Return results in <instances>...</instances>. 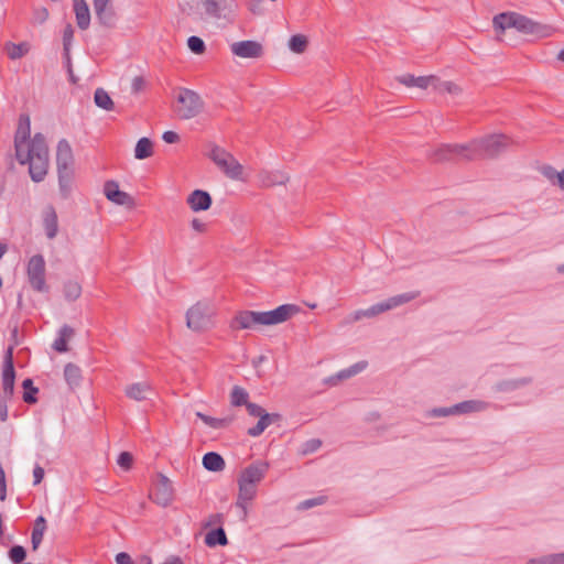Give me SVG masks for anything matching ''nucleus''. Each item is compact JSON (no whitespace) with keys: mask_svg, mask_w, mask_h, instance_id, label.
Here are the masks:
<instances>
[{"mask_svg":"<svg viewBox=\"0 0 564 564\" xmlns=\"http://www.w3.org/2000/svg\"><path fill=\"white\" fill-rule=\"evenodd\" d=\"M308 40L303 34L292 35L289 40V48L295 54H302L306 51Z\"/></svg>","mask_w":564,"mask_h":564,"instance_id":"38","label":"nucleus"},{"mask_svg":"<svg viewBox=\"0 0 564 564\" xmlns=\"http://www.w3.org/2000/svg\"><path fill=\"white\" fill-rule=\"evenodd\" d=\"M46 530V520L43 516H39L33 525L32 535H31V543L32 549L36 551L40 546V544L43 541V536Z\"/></svg>","mask_w":564,"mask_h":564,"instance_id":"27","label":"nucleus"},{"mask_svg":"<svg viewBox=\"0 0 564 564\" xmlns=\"http://www.w3.org/2000/svg\"><path fill=\"white\" fill-rule=\"evenodd\" d=\"M208 158L230 180L243 181V166L227 150L219 145H213Z\"/></svg>","mask_w":564,"mask_h":564,"instance_id":"6","label":"nucleus"},{"mask_svg":"<svg viewBox=\"0 0 564 564\" xmlns=\"http://www.w3.org/2000/svg\"><path fill=\"white\" fill-rule=\"evenodd\" d=\"M196 416L198 419H200L207 426H209L212 429H216V430L224 429V427L228 426L231 422L230 417L218 419V417H213V416L206 415L202 412H196Z\"/></svg>","mask_w":564,"mask_h":564,"instance_id":"37","label":"nucleus"},{"mask_svg":"<svg viewBox=\"0 0 564 564\" xmlns=\"http://www.w3.org/2000/svg\"><path fill=\"white\" fill-rule=\"evenodd\" d=\"M545 175L550 178H557L561 188H564V169L561 172L555 171L552 167L545 170Z\"/></svg>","mask_w":564,"mask_h":564,"instance_id":"49","label":"nucleus"},{"mask_svg":"<svg viewBox=\"0 0 564 564\" xmlns=\"http://www.w3.org/2000/svg\"><path fill=\"white\" fill-rule=\"evenodd\" d=\"M258 180L261 186L271 187L285 184L289 181V176L282 171L261 170L258 173Z\"/></svg>","mask_w":564,"mask_h":564,"instance_id":"22","label":"nucleus"},{"mask_svg":"<svg viewBox=\"0 0 564 564\" xmlns=\"http://www.w3.org/2000/svg\"><path fill=\"white\" fill-rule=\"evenodd\" d=\"M43 227L48 239H54L58 231L57 214L52 206H48L43 215Z\"/></svg>","mask_w":564,"mask_h":564,"instance_id":"24","label":"nucleus"},{"mask_svg":"<svg viewBox=\"0 0 564 564\" xmlns=\"http://www.w3.org/2000/svg\"><path fill=\"white\" fill-rule=\"evenodd\" d=\"M151 498L161 507H167L172 503L174 499V489L172 481L165 475H158Z\"/></svg>","mask_w":564,"mask_h":564,"instance_id":"12","label":"nucleus"},{"mask_svg":"<svg viewBox=\"0 0 564 564\" xmlns=\"http://www.w3.org/2000/svg\"><path fill=\"white\" fill-rule=\"evenodd\" d=\"M281 420V415L279 413H263L261 416H259L258 423L248 430V435L252 437L260 436L264 430L270 426L272 423L278 422Z\"/></svg>","mask_w":564,"mask_h":564,"instance_id":"23","label":"nucleus"},{"mask_svg":"<svg viewBox=\"0 0 564 564\" xmlns=\"http://www.w3.org/2000/svg\"><path fill=\"white\" fill-rule=\"evenodd\" d=\"M104 193L110 202L117 205H131L133 203L132 197L119 189V185L115 181H107L104 186Z\"/></svg>","mask_w":564,"mask_h":564,"instance_id":"20","label":"nucleus"},{"mask_svg":"<svg viewBox=\"0 0 564 564\" xmlns=\"http://www.w3.org/2000/svg\"><path fill=\"white\" fill-rule=\"evenodd\" d=\"M492 22L497 31L503 32L506 29L513 28L519 32L533 35L538 39L549 37L554 32L552 26L535 22L525 15L516 12L497 14Z\"/></svg>","mask_w":564,"mask_h":564,"instance_id":"3","label":"nucleus"},{"mask_svg":"<svg viewBox=\"0 0 564 564\" xmlns=\"http://www.w3.org/2000/svg\"><path fill=\"white\" fill-rule=\"evenodd\" d=\"M56 164L57 171L73 170L74 155L69 142L66 139H62L57 143L56 149Z\"/></svg>","mask_w":564,"mask_h":564,"instance_id":"16","label":"nucleus"},{"mask_svg":"<svg viewBox=\"0 0 564 564\" xmlns=\"http://www.w3.org/2000/svg\"><path fill=\"white\" fill-rule=\"evenodd\" d=\"M94 100L97 107L105 109L107 111L112 110L115 107V104L110 98L109 94L102 88L96 89Z\"/></svg>","mask_w":564,"mask_h":564,"instance_id":"35","label":"nucleus"},{"mask_svg":"<svg viewBox=\"0 0 564 564\" xmlns=\"http://www.w3.org/2000/svg\"><path fill=\"white\" fill-rule=\"evenodd\" d=\"M325 501H326V498L323 497V496H319V497H316V498L306 499V500L302 501L299 505L297 509L299 510H307V509H311L313 507L323 505Z\"/></svg>","mask_w":564,"mask_h":564,"instance_id":"46","label":"nucleus"},{"mask_svg":"<svg viewBox=\"0 0 564 564\" xmlns=\"http://www.w3.org/2000/svg\"><path fill=\"white\" fill-rule=\"evenodd\" d=\"M22 387L24 389L23 401L29 404L35 403L37 401L35 394L37 393L39 389L34 387L32 379L28 378L23 380Z\"/></svg>","mask_w":564,"mask_h":564,"instance_id":"39","label":"nucleus"},{"mask_svg":"<svg viewBox=\"0 0 564 564\" xmlns=\"http://www.w3.org/2000/svg\"><path fill=\"white\" fill-rule=\"evenodd\" d=\"M26 275L30 285L37 292L47 291L45 281V260L42 254H34L26 265Z\"/></svg>","mask_w":564,"mask_h":564,"instance_id":"10","label":"nucleus"},{"mask_svg":"<svg viewBox=\"0 0 564 564\" xmlns=\"http://www.w3.org/2000/svg\"><path fill=\"white\" fill-rule=\"evenodd\" d=\"M205 544L209 547L216 546V545H227L228 539L226 535V532L223 528H217L212 531H209L205 535Z\"/></svg>","mask_w":564,"mask_h":564,"instance_id":"31","label":"nucleus"},{"mask_svg":"<svg viewBox=\"0 0 564 564\" xmlns=\"http://www.w3.org/2000/svg\"><path fill=\"white\" fill-rule=\"evenodd\" d=\"M162 139L166 142V143H175L180 140V137L176 132L174 131H165L162 135Z\"/></svg>","mask_w":564,"mask_h":564,"instance_id":"59","label":"nucleus"},{"mask_svg":"<svg viewBox=\"0 0 564 564\" xmlns=\"http://www.w3.org/2000/svg\"><path fill=\"white\" fill-rule=\"evenodd\" d=\"M117 564H132V558L128 553L120 552L116 555Z\"/></svg>","mask_w":564,"mask_h":564,"instance_id":"60","label":"nucleus"},{"mask_svg":"<svg viewBox=\"0 0 564 564\" xmlns=\"http://www.w3.org/2000/svg\"><path fill=\"white\" fill-rule=\"evenodd\" d=\"M67 64H68V74H69V78L73 83H76V79L74 77V74H73V69H72V65H70V61H69V57L67 58Z\"/></svg>","mask_w":564,"mask_h":564,"instance_id":"64","label":"nucleus"},{"mask_svg":"<svg viewBox=\"0 0 564 564\" xmlns=\"http://www.w3.org/2000/svg\"><path fill=\"white\" fill-rule=\"evenodd\" d=\"M204 10L205 13L212 18L220 19V7L216 0H204Z\"/></svg>","mask_w":564,"mask_h":564,"instance_id":"43","label":"nucleus"},{"mask_svg":"<svg viewBox=\"0 0 564 564\" xmlns=\"http://www.w3.org/2000/svg\"><path fill=\"white\" fill-rule=\"evenodd\" d=\"M416 77L411 74H404L397 78V80L406 86V87H414Z\"/></svg>","mask_w":564,"mask_h":564,"instance_id":"54","label":"nucleus"},{"mask_svg":"<svg viewBox=\"0 0 564 564\" xmlns=\"http://www.w3.org/2000/svg\"><path fill=\"white\" fill-rule=\"evenodd\" d=\"M145 86V80L141 76H137L132 79L131 90L133 94L140 93Z\"/></svg>","mask_w":564,"mask_h":564,"instance_id":"53","label":"nucleus"},{"mask_svg":"<svg viewBox=\"0 0 564 564\" xmlns=\"http://www.w3.org/2000/svg\"><path fill=\"white\" fill-rule=\"evenodd\" d=\"M30 48H31V46L28 42H22L19 44H15L13 42H8L4 45V50H6L9 58L13 59V61L25 56L29 53Z\"/></svg>","mask_w":564,"mask_h":564,"instance_id":"30","label":"nucleus"},{"mask_svg":"<svg viewBox=\"0 0 564 564\" xmlns=\"http://www.w3.org/2000/svg\"><path fill=\"white\" fill-rule=\"evenodd\" d=\"M269 469V464L263 460H257L247 466L239 475L238 480L256 486L264 478Z\"/></svg>","mask_w":564,"mask_h":564,"instance_id":"13","label":"nucleus"},{"mask_svg":"<svg viewBox=\"0 0 564 564\" xmlns=\"http://www.w3.org/2000/svg\"><path fill=\"white\" fill-rule=\"evenodd\" d=\"M15 156L20 164H29L32 181L44 180L48 170V148L42 133H35L26 149L15 153Z\"/></svg>","mask_w":564,"mask_h":564,"instance_id":"2","label":"nucleus"},{"mask_svg":"<svg viewBox=\"0 0 564 564\" xmlns=\"http://www.w3.org/2000/svg\"><path fill=\"white\" fill-rule=\"evenodd\" d=\"M438 93H448L451 95L457 96L462 93V88L453 82H442L437 78L435 83V88Z\"/></svg>","mask_w":564,"mask_h":564,"instance_id":"40","label":"nucleus"},{"mask_svg":"<svg viewBox=\"0 0 564 564\" xmlns=\"http://www.w3.org/2000/svg\"><path fill=\"white\" fill-rule=\"evenodd\" d=\"M186 203L193 212L198 213L209 209L213 199L208 192L195 189L187 196Z\"/></svg>","mask_w":564,"mask_h":564,"instance_id":"18","label":"nucleus"},{"mask_svg":"<svg viewBox=\"0 0 564 564\" xmlns=\"http://www.w3.org/2000/svg\"><path fill=\"white\" fill-rule=\"evenodd\" d=\"M126 395L134 401H145L151 400L152 395H154V390L149 382H135L126 387L124 389Z\"/></svg>","mask_w":564,"mask_h":564,"instance_id":"19","label":"nucleus"},{"mask_svg":"<svg viewBox=\"0 0 564 564\" xmlns=\"http://www.w3.org/2000/svg\"><path fill=\"white\" fill-rule=\"evenodd\" d=\"M204 102L199 95L188 88H180L176 97L175 113L180 119H192L200 113Z\"/></svg>","mask_w":564,"mask_h":564,"instance_id":"8","label":"nucleus"},{"mask_svg":"<svg viewBox=\"0 0 564 564\" xmlns=\"http://www.w3.org/2000/svg\"><path fill=\"white\" fill-rule=\"evenodd\" d=\"M76 22L80 30L88 29L90 24V13L87 3H83L74 7Z\"/></svg>","mask_w":564,"mask_h":564,"instance_id":"33","label":"nucleus"},{"mask_svg":"<svg viewBox=\"0 0 564 564\" xmlns=\"http://www.w3.org/2000/svg\"><path fill=\"white\" fill-rule=\"evenodd\" d=\"M53 348L58 352H65L68 350L67 341L58 336L53 343Z\"/></svg>","mask_w":564,"mask_h":564,"instance_id":"55","label":"nucleus"},{"mask_svg":"<svg viewBox=\"0 0 564 564\" xmlns=\"http://www.w3.org/2000/svg\"><path fill=\"white\" fill-rule=\"evenodd\" d=\"M487 408L482 401L468 400L453 405L454 414H465L470 412H479Z\"/></svg>","mask_w":564,"mask_h":564,"instance_id":"28","label":"nucleus"},{"mask_svg":"<svg viewBox=\"0 0 564 564\" xmlns=\"http://www.w3.org/2000/svg\"><path fill=\"white\" fill-rule=\"evenodd\" d=\"M214 308L207 302H197L186 313V325L194 332H204L213 326Z\"/></svg>","mask_w":564,"mask_h":564,"instance_id":"9","label":"nucleus"},{"mask_svg":"<svg viewBox=\"0 0 564 564\" xmlns=\"http://www.w3.org/2000/svg\"><path fill=\"white\" fill-rule=\"evenodd\" d=\"M249 393L240 386H234L230 392V403L232 406L247 405L249 403Z\"/></svg>","mask_w":564,"mask_h":564,"instance_id":"36","label":"nucleus"},{"mask_svg":"<svg viewBox=\"0 0 564 564\" xmlns=\"http://www.w3.org/2000/svg\"><path fill=\"white\" fill-rule=\"evenodd\" d=\"M192 228L197 232H204L206 230V225L200 221L198 218H194L191 223Z\"/></svg>","mask_w":564,"mask_h":564,"instance_id":"62","label":"nucleus"},{"mask_svg":"<svg viewBox=\"0 0 564 564\" xmlns=\"http://www.w3.org/2000/svg\"><path fill=\"white\" fill-rule=\"evenodd\" d=\"M239 492L236 506L243 512V518L247 517L248 503L254 499L257 495V487L238 480Z\"/></svg>","mask_w":564,"mask_h":564,"instance_id":"21","label":"nucleus"},{"mask_svg":"<svg viewBox=\"0 0 564 564\" xmlns=\"http://www.w3.org/2000/svg\"><path fill=\"white\" fill-rule=\"evenodd\" d=\"M367 366H368L367 361H358V362L354 364L352 366L340 370L339 372L336 373L335 377L329 378V382L336 383V381H338V380L349 379V378L358 375L362 370H365Z\"/></svg>","mask_w":564,"mask_h":564,"instance_id":"29","label":"nucleus"},{"mask_svg":"<svg viewBox=\"0 0 564 564\" xmlns=\"http://www.w3.org/2000/svg\"><path fill=\"white\" fill-rule=\"evenodd\" d=\"M25 556H26V551L21 545H14L9 550V558L14 564H23Z\"/></svg>","mask_w":564,"mask_h":564,"instance_id":"42","label":"nucleus"},{"mask_svg":"<svg viewBox=\"0 0 564 564\" xmlns=\"http://www.w3.org/2000/svg\"><path fill=\"white\" fill-rule=\"evenodd\" d=\"M321 445H322V442L317 438L308 440L303 444L302 453L304 455L314 453L315 451H317L321 447Z\"/></svg>","mask_w":564,"mask_h":564,"instance_id":"48","label":"nucleus"},{"mask_svg":"<svg viewBox=\"0 0 564 564\" xmlns=\"http://www.w3.org/2000/svg\"><path fill=\"white\" fill-rule=\"evenodd\" d=\"M65 297L69 301L77 300L82 294V286L78 282L68 281L64 285Z\"/></svg>","mask_w":564,"mask_h":564,"instance_id":"41","label":"nucleus"},{"mask_svg":"<svg viewBox=\"0 0 564 564\" xmlns=\"http://www.w3.org/2000/svg\"><path fill=\"white\" fill-rule=\"evenodd\" d=\"M466 143L465 144H441L434 150L429 152V158L434 162H445L455 159L466 160Z\"/></svg>","mask_w":564,"mask_h":564,"instance_id":"11","label":"nucleus"},{"mask_svg":"<svg viewBox=\"0 0 564 564\" xmlns=\"http://www.w3.org/2000/svg\"><path fill=\"white\" fill-rule=\"evenodd\" d=\"M109 2L110 0H93L94 10L99 23L106 28H113L117 19Z\"/></svg>","mask_w":564,"mask_h":564,"instance_id":"15","label":"nucleus"},{"mask_svg":"<svg viewBox=\"0 0 564 564\" xmlns=\"http://www.w3.org/2000/svg\"><path fill=\"white\" fill-rule=\"evenodd\" d=\"M203 466L209 471H221L225 469V460L216 452H208L203 456Z\"/></svg>","mask_w":564,"mask_h":564,"instance_id":"26","label":"nucleus"},{"mask_svg":"<svg viewBox=\"0 0 564 564\" xmlns=\"http://www.w3.org/2000/svg\"><path fill=\"white\" fill-rule=\"evenodd\" d=\"M528 564H553L552 554L544 555L538 558H531Z\"/></svg>","mask_w":564,"mask_h":564,"instance_id":"57","label":"nucleus"},{"mask_svg":"<svg viewBox=\"0 0 564 564\" xmlns=\"http://www.w3.org/2000/svg\"><path fill=\"white\" fill-rule=\"evenodd\" d=\"M132 462H133L132 455L128 452L120 453V455L117 459V464L124 470H128L131 468Z\"/></svg>","mask_w":564,"mask_h":564,"instance_id":"47","label":"nucleus"},{"mask_svg":"<svg viewBox=\"0 0 564 564\" xmlns=\"http://www.w3.org/2000/svg\"><path fill=\"white\" fill-rule=\"evenodd\" d=\"M48 18V12L46 9H40L35 12V21L40 24L44 23L46 19Z\"/></svg>","mask_w":564,"mask_h":564,"instance_id":"61","label":"nucleus"},{"mask_svg":"<svg viewBox=\"0 0 564 564\" xmlns=\"http://www.w3.org/2000/svg\"><path fill=\"white\" fill-rule=\"evenodd\" d=\"M246 408H247V411H248L249 415L254 416V417H259L263 413L267 412L262 406H260V405H258L256 403H252V402H249L246 405Z\"/></svg>","mask_w":564,"mask_h":564,"instance_id":"51","label":"nucleus"},{"mask_svg":"<svg viewBox=\"0 0 564 564\" xmlns=\"http://www.w3.org/2000/svg\"><path fill=\"white\" fill-rule=\"evenodd\" d=\"M153 154V144L149 138H141L134 148V156L138 160H144Z\"/></svg>","mask_w":564,"mask_h":564,"instance_id":"32","label":"nucleus"},{"mask_svg":"<svg viewBox=\"0 0 564 564\" xmlns=\"http://www.w3.org/2000/svg\"><path fill=\"white\" fill-rule=\"evenodd\" d=\"M553 564H564V552L552 554Z\"/></svg>","mask_w":564,"mask_h":564,"instance_id":"63","label":"nucleus"},{"mask_svg":"<svg viewBox=\"0 0 564 564\" xmlns=\"http://www.w3.org/2000/svg\"><path fill=\"white\" fill-rule=\"evenodd\" d=\"M58 336L68 341L74 336V329L68 325H64L61 327Z\"/></svg>","mask_w":564,"mask_h":564,"instance_id":"56","label":"nucleus"},{"mask_svg":"<svg viewBox=\"0 0 564 564\" xmlns=\"http://www.w3.org/2000/svg\"><path fill=\"white\" fill-rule=\"evenodd\" d=\"M31 122L28 115H21L19 118V126L14 137L15 153L26 149L30 141Z\"/></svg>","mask_w":564,"mask_h":564,"instance_id":"17","label":"nucleus"},{"mask_svg":"<svg viewBox=\"0 0 564 564\" xmlns=\"http://www.w3.org/2000/svg\"><path fill=\"white\" fill-rule=\"evenodd\" d=\"M300 312L294 304H283L267 312L240 311L230 321L232 330L256 329L258 326H271L290 319Z\"/></svg>","mask_w":564,"mask_h":564,"instance_id":"1","label":"nucleus"},{"mask_svg":"<svg viewBox=\"0 0 564 564\" xmlns=\"http://www.w3.org/2000/svg\"><path fill=\"white\" fill-rule=\"evenodd\" d=\"M230 51L235 56L241 58H258L263 54L261 43L257 41H239L230 45Z\"/></svg>","mask_w":564,"mask_h":564,"instance_id":"14","label":"nucleus"},{"mask_svg":"<svg viewBox=\"0 0 564 564\" xmlns=\"http://www.w3.org/2000/svg\"><path fill=\"white\" fill-rule=\"evenodd\" d=\"M436 82H437V77L434 75L420 76V77H416L414 87H419L421 89H426L427 87L435 88Z\"/></svg>","mask_w":564,"mask_h":564,"instance_id":"45","label":"nucleus"},{"mask_svg":"<svg viewBox=\"0 0 564 564\" xmlns=\"http://www.w3.org/2000/svg\"><path fill=\"white\" fill-rule=\"evenodd\" d=\"M417 296H419L417 292H406L403 294H398V295L391 296L388 300L377 303L366 310L356 311L351 316V321L357 322L364 317H367V318L375 317L381 313H384L387 311H390L398 306H401L405 303H409L412 300L416 299Z\"/></svg>","mask_w":564,"mask_h":564,"instance_id":"7","label":"nucleus"},{"mask_svg":"<svg viewBox=\"0 0 564 564\" xmlns=\"http://www.w3.org/2000/svg\"><path fill=\"white\" fill-rule=\"evenodd\" d=\"M58 173V185L61 194L64 198H67L72 191L73 183V170L57 171Z\"/></svg>","mask_w":564,"mask_h":564,"instance_id":"34","label":"nucleus"},{"mask_svg":"<svg viewBox=\"0 0 564 564\" xmlns=\"http://www.w3.org/2000/svg\"><path fill=\"white\" fill-rule=\"evenodd\" d=\"M509 144V140L503 134H490L481 139H475L466 143V160L495 158L503 152Z\"/></svg>","mask_w":564,"mask_h":564,"instance_id":"4","label":"nucleus"},{"mask_svg":"<svg viewBox=\"0 0 564 564\" xmlns=\"http://www.w3.org/2000/svg\"><path fill=\"white\" fill-rule=\"evenodd\" d=\"M188 48L195 54H203L206 50L204 41L198 36H189L187 40Z\"/></svg>","mask_w":564,"mask_h":564,"instance_id":"44","label":"nucleus"},{"mask_svg":"<svg viewBox=\"0 0 564 564\" xmlns=\"http://www.w3.org/2000/svg\"><path fill=\"white\" fill-rule=\"evenodd\" d=\"M82 370L75 364H67L64 368V379L70 390L77 388L82 382Z\"/></svg>","mask_w":564,"mask_h":564,"instance_id":"25","label":"nucleus"},{"mask_svg":"<svg viewBox=\"0 0 564 564\" xmlns=\"http://www.w3.org/2000/svg\"><path fill=\"white\" fill-rule=\"evenodd\" d=\"M15 370L13 364V346H9L4 352L2 365V395L0 397V421L8 419L7 402L14 392Z\"/></svg>","mask_w":564,"mask_h":564,"instance_id":"5","label":"nucleus"},{"mask_svg":"<svg viewBox=\"0 0 564 564\" xmlns=\"http://www.w3.org/2000/svg\"><path fill=\"white\" fill-rule=\"evenodd\" d=\"M34 485H39L44 478V469L36 465L33 469Z\"/></svg>","mask_w":564,"mask_h":564,"instance_id":"58","label":"nucleus"},{"mask_svg":"<svg viewBox=\"0 0 564 564\" xmlns=\"http://www.w3.org/2000/svg\"><path fill=\"white\" fill-rule=\"evenodd\" d=\"M431 414H432V416H435V417H444V416L455 415L453 405L447 406V408H435L432 410Z\"/></svg>","mask_w":564,"mask_h":564,"instance_id":"52","label":"nucleus"},{"mask_svg":"<svg viewBox=\"0 0 564 564\" xmlns=\"http://www.w3.org/2000/svg\"><path fill=\"white\" fill-rule=\"evenodd\" d=\"M73 35H74V31H73L72 25H67L63 33V45H64V50L66 51V53L69 51Z\"/></svg>","mask_w":564,"mask_h":564,"instance_id":"50","label":"nucleus"}]
</instances>
